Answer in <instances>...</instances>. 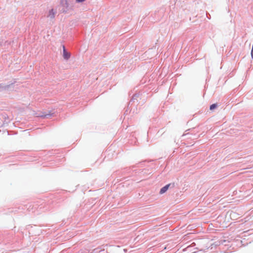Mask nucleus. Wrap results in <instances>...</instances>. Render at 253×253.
Listing matches in <instances>:
<instances>
[{
    "label": "nucleus",
    "mask_w": 253,
    "mask_h": 253,
    "mask_svg": "<svg viewBox=\"0 0 253 253\" xmlns=\"http://www.w3.org/2000/svg\"><path fill=\"white\" fill-rule=\"evenodd\" d=\"M170 184H169L166 185L165 186L163 187L160 190V194H163L165 193L168 189H169Z\"/></svg>",
    "instance_id": "obj_1"
},
{
    "label": "nucleus",
    "mask_w": 253,
    "mask_h": 253,
    "mask_svg": "<svg viewBox=\"0 0 253 253\" xmlns=\"http://www.w3.org/2000/svg\"><path fill=\"white\" fill-rule=\"evenodd\" d=\"M70 56V53L67 52L65 48V47L63 46V57L65 59H68Z\"/></svg>",
    "instance_id": "obj_2"
},
{
    "label": "nucleus",
    "mask_w": 253,
    "mask_h": 253,
    "mask_svg": "<svg viewBox=\"0 0 253 253\" xmlns=\"http://www.w3.org/2000/svg\"><path fill=\"white\" fill-rule=\"evenodd\" d=\"M55 13L54 12L53 9H51L49 12L48 17L51 18H53L54 17Z\"/></svg>",
    "instance_id": "obj_3"
},
{
    "label": "nucleus",
    "mask_w": 253,
    "mask_h": 253,
    "mask_svg": "<svg viewBox=\"0 0 253 253\" xmlns=\"http://www.w3.org/2000/svg\"><path fill=\"white\" fill-rule=\"evenodd\" d=\"M217 107V105L216 104H213L210 106V110H212L215 108H216Z\"/></svg>",
    "instance_id": "obj_4"
},
{
    "label": "nucleus",
    "mask_w": 253,
    "mask_h": 253,
    "mask_svg": "<svg viewBox=\"0 0 253 253\" xmlns=\"http://www.w3.org/2000/svg\"><path fill=\"white\" fill-rule=\"evenodd\" d=\"M77 2H82L84 1L85 0H76Z\"/></svg>",
    "instance_id": "obj_5"
},
{
    "label": "nucleus",
    "mask_w": 253,
    "mask_h": 253,
    "mask_svg": "<svg viewBox=\"0 0 253 253\" xmlns=\"http://www.w3.org/2000/svg\"><path fill=\"white\" fill-rule=\"evenodd\" d=\"M251 56H252V57L253 58V47H252V51H251Z\"/></svg>",
    "instance_id": "obj_6"
}]
</instances>
